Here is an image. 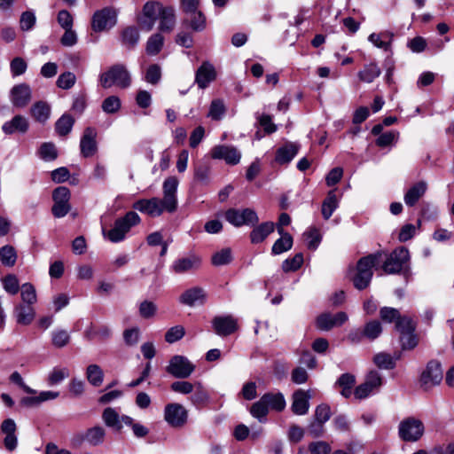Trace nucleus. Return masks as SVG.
I'll use <instances>...</instances> for the list:
<instances>
[{
  "mask_svg": "<svg viewBox=\"0 0 454 454\" xmlns=\"http://www.w3.org/2000/svg\"><path fill=\"white\" fill-rule=\"evenodd\" d=\"M382 253L377 252L359 259L356 264V272L352 281L358 290H364L369 286L373 276L372 268L381 260Z\"/></svg>",
  "mask_w": 454,
  "mask_h": 454,
  "instance_id": "nucleus-1",
  "label": "nucleus"
},
{
  "mask_svg": "<svg viewBox=\"0 0 454 454\" xmlns=\"http://www.w3.org/2000/svg\"><path fill=\"white\" fill-rule=\"evenodd\" d=\"M140 223L141 218L137 213L129 211L124 216L117 218L114 221V226L109 231L103 229V235L111 242L118 243L124 240L131 228Z\"/></svg>",
  "mask_w": 454,
  "mask_h": 454,
  "instance_id": "nucleus-2",
  "label": "nucleus"
},
{
  "mask_svg": "<svg viewBox=\"0 0 454 454\" xmlns=\"http://www.w3.org/2000/svg\"><path fill=\"white\" fill-rule=\"evenodd\" d=\"M99 82L105 89L116 86L126 89L130 85V75L124 66L114 65L99 76Z\"/></svg>",
  "mask_w": 454,
  "mask_h": 454,
  "instance_id": "nucleus-3",
  "label": "nucleus"
},
{
  "mask_svg": "<svg viewBox=\"0 0 454 454\" xmlns=\"http://www.w3.org/2000/svg\"><path fill=\"white\" fill-rule=\"evenodd\" d=\"M106 438V429L101 426H95L88 428L85 432H78L70 439L72 447L79 448L84 442L90 446L102 444Z\"/></svg>",
  "mask_w": 454,
  "mask_h": 454,
  "instance_id": "nucleus-4",
  "label": "nucleus"
},
{
  "mask_svg": "<svg viewBox=\"0 0 454 454\" xmlns=\"http://www.w3.org/2000/svg\"><path fill=\"white\" fill-rule=\"evenodd\" d=\"M409 261V250L404 247H400L387 255L382 269L387 274H396L407 266Z\"/></svg>",
  "mask_w": 454,
  "mask_h": 454,
  "instance_id": "nucleus-5",
  "label": "nucleus"
},
{
  "mask_svg": "<svg viewBox=\"0 0 454 454\" xmlns=\"http://www.w3.org/2000/svg\"><path fill=\"white\" fill-rule=\"evenodd\" d=\"M424 425L415 418H407L400 422L398 427L399 437L405 442H417L424 434Z\"/></svg>",
  "mask_w": 454,
  "mask_h": 454,
  "instance_id": "nucleus-6",
  "label": "nucleus"
},
{
  "mask_svg": "<svg viewBox=\"0 0 454 454\" xmlns=\"http://www.w3.org/2000/svg\"><path fill=\"white\" fill-rule=\"evenodd\" d=\"M195 370V365L185 356L176 355L172 356L166 367V372L177 379L189 378Z\"/></svg>",
  "mask_w": 454,
  "mask_h": 454,
  "instance_id": "nucleus-7",
  "label": "nucleus"
},
{
  "mask_svg": "<svg viewBox=\"0 0 454 454\" xmlns=\"http://www.w3.org/2000/svg\"><path fill=\"white\" fill-rule=\"evenodd\" d=\"M225 219L235 227L255 225L259 222L256 212L251 208L243 210L230 208L225 212Z\"/></svg>",
  "mask_w": 454,
  "mask_h": 454,
  "instance_id": "nucleus-8",
  "label": "nucleus"
},
{
  "mask_svg": "<svg viewBox=\"0 0 454 454\" xmlns=\"http://www.w3.org/2000/svg\"><path fill=\"white\" fill-rule=\"evenodd\" d=\"M164 7L165 6L157 1L146 2L144 4L142 15L138 18V24L140 27L147 32L151 31Z\"/></svg>",
  "mask_w": 454,
  "mask_h": 454,
  "instance_id": "nucleus-9",
  "label": "nucleus"
},
{
  "mask_svg": "<svg viewBox=\"0 0 454 454\" xmlns=\"http://www.w3.org/2000/svg\"><path fill=\"white\" fill-rule=\"evenodd\" d=\"M70 191L66 186H59L52 192L54 204L51 211L55 217L61 218L68 214L71 209Z\"/></svg>",
  "mask_w": 454,
  "mask_h": 454,
  "instance_id": "nucleus-10",
  "label": "nucleus"
},
{
  "mask_svg": "<svg viewBox=\"0 0 454 454\" xmlns=\"http://www.w3.org/2000/svg\"><path fill=\"white\" fill-rule=\"evenodd\" d=\"M382 384L383 379L381 374L377 371H371L366 375L364 382L355 388L354 395L356 399H364L374 391H378Z\"/></svg>",
  "mask_w": 454,
  "mask_h": 454,
  "instance_id": "nucleus-11",
  "label": "nucleus"
},
{
  "mask_svg": "<svg viewBox=\"0 0 454 454\" xmlns=\"http://www.w3.org/2000/svg\"><path fill=\"white\" fill-rule=\"evenodd\" d=\"M443 378L442 365L438 361L428 362L420 376V384L425 390L439 385Z\"/></svg>",
  "mask_w": 454,
  "mask_h": 454,
  "instance_id": "nucleus-12",
  "label": "nucleus"
},
{
  "mask_svg": "<svg viewBox=\"0 0 454 454\" xmlns=\"http://www.w3.org/2000/svg\"><path fill=\"white\" fill-rule=\"evenodd\" d=\"M132 207L152 217L160 216L165 211L168 212V207L163 203V200L157 197L138 200L134 202Z\"/></svg>",
  "mask_w": 454,
  "mask_h": 454,
  "instance_id": "nucleus-13",
  "label": "nucleus"
},
{
  "mask_svg": "<svg viewBox=\"0 0 454 454\" xmlns=\"http://www.w3.org/2000/svg\"><path fill=\"white\" fill-rule=\"evenodd\" d=\"M186 409L180 403H172L165 406L164 419L173 427H182L187 421Z\"/></svg>",
  "mask_w": 454,
  "mask_h": 454,
  "instance_id": "nucleus-14",
  "label": "nucleus"
},
{
  "mask_svg": "<svg viewBox=\"0 0 454 454\" xmlns=\"http://www.w3.org/2000/svg\"><path fill=\"white\" fill-rule=\"evenodd\" d=\"M179 181L176 176H171L165 179L162 184L163 203L168 207V213H173L177 208V187Z\"/></svg>",
  "mask_w": 454,
  "mask_h": 454,
  "instance_id": "nucleus-15",
  "label": "nucleus"
},
{
  "mask_svg": "<svg viewBox=\"0 0 454 454\" xmlns=\"http://www.w3.org/2000/svg\"><path fill=\"white\" fill-rule=\"evenodd\" d=\"M116 24V13L110 8H104L94 13L92 17V29L101 32L113 27Z\"/></svg>",
  "mask_w": 454,
  "mask_h": 454,
  "instance_id": "nucleus-16",
  "label": "nucleus"
},
{
  "mask_svg": "<svg viewBox=\"0 0 454 454\" xmlns=\"http://www.w3.org/2000/svg\"><path fill=\"white\" fill-rule=\"evenodd\" d=\"M210 154L213 159L223 160L229 165H237L241 159V153L236 147L226 145L214 146Z\"/></svg>",
  "mask_w": 454,
  "mask_h": 454,
  "instance_id": "nucleus-17",
  "label": "nucleus"
},
{
  "mask_svg": "<svg viewBox=\"0 0 454 454\" xmlns=\"http://www.w3.org/2000/svg\"><path fill=\"white\" fill-rule=\"evenodd\" d=\"M97 131L92 127H87L81 137L80 150L81 154L85 157H92L98 151Z\"/></svg>",
  "mask_w": 454,
  "mask_h": 454,
  "instance_id": "nucleus-18",
  "label": "nucleus"
},
{
  "mask_svg": "<svg viewBox=\"0 0 454 454\" xmlns=\"http://www.w3.org/2000/svg\"><path fill=\"white\" fill-rule=\"evenodd\" d=\"M348 320V315L340 311L335 315L323 313L317 317L316 325L322 331H329L333 327L340 326Z\"/></svg>",
  "mask_w": 454,
  "mask_h": 454,
  "instance_id": "nucleus-19",
  "label": "nucleus"
},
{
  "mask_svg": "<svg viewBox=\"0 0 454 454\" xmlns=\"http://www.w3.org/2000/svg\"><path fill=\"white\" fill-rule=\"evenodd\" d=\"M212 325L215 333L220 336H228L238 328L237 320L231 315L215 317Z\"/></svg>",
  "mask_w": 454,
  "mask_h": 454,
  "instance_id": "nucleus-20",
  "label": "nucleus"
},
{
  "mask_svg": "<svg viewBox=\"0 0 454 454\" xmlns=\"http://www.w3.org/2000/svg\"><path fill=\"white\" fill-rule=\"evenodd\" d=\"M206 291L199 286L185 290L179 297V301L189 307L203 305L206 302Z\"/></svg>",
  "mask_w": 454,
  "mask_h": 454,
  "instance_id": "nucleus-21",
  "label": "nucleus"
},
{
  "mask_svg": "<svg viewBox=\"0 0 454 454\" xmlns=\"http://www.w3.org/2000/svg\"><path fill=\"white\" fill-rule=\"evenodd\" d=\"M16 423L12 419H6L2 422L1 432L5 434L4 444L6 450L13 451L18 445V438L16 435Z\"/></svg>",
  "mask_w": 454,
  "mask_h": 454,
  "instance_id": "nucleus-22",
  "label": "nucleus"
},
{
  "mask_svg": "<svg viewBox=\"0 0 454 454\" xmlns=\"http://www.w3.org/2000/svg\"><path fill=\"white\" fill-rule=\"evenodd\" d=\"M201 264V259L198 255L190 254L185 257L178 258L171 265L172 270L176 274L185 273L187 271L197 270Z\"/></svg>",
  "mask_w": 454,
  "mask_h": 454,
  "instance_id": "nucleus-23",
  "label": "nucleus"
},
{
  "mask_svg": "<svg viewBox=\"0 0 454 454\" xmlns=\"http://www.w3.org/2000/svg\"><path fill=\"white\" fill-rule=\"evenodd\" d=\"M292 399L293 403L291 405V410L294 414L305 415L308 413L310 399L309 391L298 389L293 394Z\"/></svg>",
  "mask_w": 454,
  "mask_h": 454,
  "instance_id": "nucleus-24",
  "label": "nucleus"
},
{
  "mask_svg": "<svg viewBox=\"0 0 454 454\" xmlns=\"http://www.w3.org/2000/svg\"><path fill=\"white\" fill-rule=\"evenodd\" d=\"M13 317L18 325H29L35 317L33 305L19 303L13 309Z\"/></svg>",
  "mask_w": 454,
  "mask_h": 454,
  "instance_id": "nucleus-25",
  "label": "nucleus"
},
{
  "mask_svg": "<svg viewBox=\"0 0 454 454\" xmlns=\"http://www.w3.org/2000/svg\"><path fill=\"white\" fill-rule=\"evenodd\" d=\"M300 145L294 142H286L276 151L275 160L280 165L288 164L298 153Z\"/></svg>",
  "mask_w": 454,
  "mask_h": 454,
  "instance_id": "nucleus-26",
  "label": "nucleus"
},
{
  "mask_svg": "<svg viewBox=\"0 0 454 454\" xmlns=\"http://www.w3.org/2000/svg\"><path fill=\"white\" fill-rule=\"evenodd\" d=\"M31 99V90L28 85L21 83L11 90V101L16 107L26 106Z\"/></svg>",
  "mask_w": 454,
  "mask_h": 454,
  "instance_id": "nucleus-27",
  "label": "nucleus"
},
{
  "mask_svg": "<svg viewBox=\"0 0 454 454\" xmlns=\"http://www.w3.org/2000/svg\"><path fill=\"white\" fill-rule=\"evenodd\" d=\"M215 67L208 62H204L197 70L195 82L200 89H205L215 79Z\"/></svg>",
  "mask_w": 454,
  "mask_h": 454,
  "instance_id": "nucleus-28",
  "label": "nucleus"
},
{
  "mask_svg": "<svg viewBox=\"0 0 454 454\" xmlns=\"http://www.w3.org/2000/svg\"><path fill=\"white\" fill-rule=\"evenodd\" d=\"M28 129V121L22 115H15L11 121H6L2 126V130L6 135L15 132L25 133Z\"/></svg>",
  "mask_w": 454,
  "mask_h": 454,
  "instance_id": "nucleus-29",
  "label": "nucleus"
},
{
  "mask_svg": "<svg viewBox=\"0 0 454 454\" xmlns=\"http://www.w3.org/2000/svg\"><path fill=\"white\" fill-rule=\"evenodd\" d=\"M159 30L164 33H170L176 26V13L172 6H165L159 16Z\"/></svg>",
  "mask_w": 454,
  "mask_h": 454,
  "instance_id": "nucleus-30",
  "label": "nucleus"
},
{
  "mask_svg": "<svg viewBox=\"0 0 454 454\" xmlns=\"http://www.w3.org/2000/svg\"><path fill=\"white\" fill-rule=\"evenodd\" d=\"M278 232L281 237L272 246L271 254L274 255L290 250L293 246V238L289 233L286 232L281 227H278Z\"/></svg>",
  "mask_w": 454,
  "mask_h": 454,
  "instance_id": "nucleus-31",
  "label": "nucleus"
},
{
  "mask_svg": "<svg viewBox=\"0 0 454 454\" xmlns=\"http://www.w3.org/2000/svg\"><path fill=\"white\" fill-rule=\"evenodd\" d=\"M427 185L424 181H420L411 186L404 195V202L407 206H414L418 200L425 194Z\"/></svg>",
  "mask_w": 454,
  "mask_h": 454,
  "instance_id": "nucleus-32",
  "label": "nucleus"
},
{
  "mask_svg": "<svg viewBox=\"0 0 454 454\" xmlns=\"http://www.w3.org/2000/svg\"><path fill=\"white\" fill-rule=\"evenodd\" d=\"M275 224L272 222H265L256 226L250 233V240L253 244L262 242L274 231Z\"/></svg>",
  "mask_w": 454,
  "mask_h": 454,
  "instance_id": "nucleus-33",
  "label": "nucleus"
},
{
  "mask_svg": "<svg viewBox=\"0 0 454 454\" xmlns=\"http://www.w3.org/2000/svg\"><path fill=\"white\" fill-rule=\"evenodd\" d=\"M194 387L195 388L193 389V392L191 393L192 395L189 397V400L197 407L204 406L209 401L208 392L200 381H196L194 383Z\"/></svg>",
  "mask_w": 454,
  "mask_h": 454,
  "instance_id": "nucleus-34",
  "label": "nucleus"
},
{
  "mask_svg": "<svg viewBox=\"0 0 454 454\" xmlns=\"http://www.w3.org/2000/svg\"><path fill=\"white\" fill-rule=\"evenodd\" d=\"M393 35L388 32L372 33L369 35L368 40L377 48L385 51H390Z\"/></svg>",
  "mask_w": 454,
  "mask_h": 454,
  "instance_id": "nucleus-35",
  "label": "nucleus"
},
{
  "mask_svg": "<svg viewBox=\"0 0 454 454\" xmlns=\"http://www.w3.org/2000/svg\"><path fill=\"white\" fill-rule=\"evenodd\" d=\"M356 383V378L351 373H343L340 376L335 385L341 388L340 395L345 398L351 396L353 387Z\"/></svg>",
  "mask_w": 454,
  "mask_h": 454,
  "instance_id": "nucleus-36",
  "label": "nucleus"
},
{
  "mask_svg": "<svg viewBox=\"0 0 454 454\" xmlns=\"http://www.w3.org/2000/svg\"><path fill=\"white\" fill-rule=\"evenodd\" d=\"M86 379L93 387H99L104 381V372L101 367L96 364H92L86 368Z\"/></svg>",
  "mask_w": 454,
  "mask_h": 454,
  "instance_id": "nucleus-37",
  "label": "nucleus"
},
{
  "mask_svg": "<svg viewBox=\"0 0 454 454\" xmlns=\"http://www.w3.org/2000/svg\"><path fill=\"white\" fill-rule=\"evenodd\" d=\"M263 402H266L269 410L282 411L286 408V400L281 393H267L262 395Z\"/></svg>",
  "mask_w": 454,
  "mask_h": 454,
  "instance_id": "nucleus-38",
  "label": "nucleus"
},
{
  "mask_svg": "<svg viewBox=\"0 0 454 454\" xmlns=\"http://www.w3.org/2000/svg\"><path fill=\"white\" fill-rule=\"evenodd\" d=\"M338 207V200L335 191H330L322 204V215L328 220Z\"/></svg>",
  "mask_w": 454,
  "mask_h": 454,
  "instance_id": "nucleus-39",
  "label": "nucleus"
},
{
  "mask_svg": "<svg viewBox=\"0 0 454 454\" xmlns=\"http://www.w3.org/2000/svg\"><path fill=\"white\" fill-rule=\"evenodd\" d=\"M118 412L111 407L106 408L102 413V419L106 426L120 431L122 428Z\"/></svg>",
  "mask_w": 454,
  "mask_h": 454,
  "instance_id": "nucleus-40",
  "label": "nucleus"
},
{
  "mask_svg": "<svg viewBox=\"0 0 454 454\" xmlns=\"http://www.w3.org/2000/svg\"><path fill=\"white\" fill-rule=\"evenodd\" d=\"M20 298L23 304L35 305L37 301L36 290L31 283H24L20 286Z\"/></svg>",
  "mask_w": 454,
  "mask_h": 454,
  "instance_id": "nucleus-41",
  "label": "nucleus"
},
{
  "mask_svg": "<svg viewBox=\"0 0 454 454\" xmlns=\"http://www.w3.org/2000/svg\"><path fill=\"white\" fill-rule=\"evenodd\" d=\"M74 124V119L67 114H63L55 123V130L59 136L69 134Z\"/></svg>",
  "mask_w": 454,
  "mask_h": 454,
  "instance_id": "nucleus-42",
  "label": "nucleus"
},
{
  "mask_svg": "<svg viewBox=\"0 0 454 454\" xmlns=\"http://www.w3.org/2000/svg\"><path fill=\"white\" fill-rule=\"evenodd\" d=\"M51 113L50 106L44 102H37L31 107L32 116L39 122H45Z\"/></svg>",
  "mask_w": 454,
  "mask_h": 454,
  "instance_id": "nucleus-43",
  "label": "nucleus"
},
{
  "mask_svg": "<svg viewBox=\"0 0 454 454\" xmlns=\"http://www.w3.org/2000/svg\"><path fill=\"white\" fill-rule=\"evenodd\" d=\"M380 73V67L376 64L371 63L366 65L364 69L358 73V77L361 81L370 83L379 77Z\"/></svg>",
  "mask_w": 454,
  "mask_h": 454,
  "instance_id": "nucleus-44",
  "label": "nucleus"
},
{
  "mask_svg": "<svg viewBox=\"0 0 454 454\" xmlns=\"http://www.w3.org/2000/svg\"><path fill=\"white\" fill-rule=\"evenodd\" d=\"M251 415L257 419L260 422L266 421V416L269 413V408L266 402H263V397L262 396L257 402L253 403L250 408Z\"/></svg>",
  "mask_w": 454,
  "mask_h": 454,
  "instance_id": "nucleus-45",
  "label": "nucleus"
},
{
  "mask_svg": "<svg viewBox=\"0 0 454 454\" xmlns=\"http://www.w3.org/2000/svg\"><path fill=\"white\" fill-rule=\"evenodd\" d=\"M226 113V107L222 99L216 98L212 100L207 117L214 121H220L223 118Z\"/></svg>",
  "mask_w": 454,
  "mask_h": 454,
  "instance_id": "nucleus-46",
  "label": "nucleus"
},
{
  "mask_svg": "<svg viewBox=\"0 0 454 454\" xmlns=\"http://www.w3.org/2000/svg\"><path fill=\"white\" fill-rule=\"evenodd\" d=\"M1 282L4 290L11 295L17 294L20 289L19 279L14 274L6 275L1 278Z\"/></svg>",
  "mask_w": 454,
  "mask_h": 454,
  "instance_id": "nucleus-47",
  "label": "nucleus"
},
{
  "mask_svg": "<svg viewBox=\"0 0 454 454\" xmlns=\"http://www.w3.org/2000/svg\"><path fill=\"white\" fill-rule=\"evenodd\" d=\"M17 260V254L13 247L6 245L0 248V261L3 265L12 267Z\"/></svg>",
  "mask_w": 454,
  "mask_h": 454,
  "instance_id": "nucleus-48",
  "label": "nucleus"
},
{
  "mask_svg": "<svg viewBox=\"0 0 454 454\" xmlns=\"http://www.w3.org/2000/svg\"><path fill=\"white\" fill-rule=\"evenodd\" d=\"M139 40V32L135 27H126L121 34L122 43L128 48H133Z\"/></svg>",
  "mask_w": 454,
  "mask_h": 454,
  "instance_id": "nucleus-49",
  "label": "nucleus"
},
{
  "mask_svg": "<svg viewBox=\"0 0 454 454\" xmlns=\"http://www.w3.org/2000/svg\"><path fill=\"white\" fill-rule=\"evenodd\" d=\"M164 38L163 36L159 34H153L151 35L146 43V52L149 55H156L158 54L163 45Z\"/></svg>",
  "mask_w": 454,
  "mask_h": 454,
  "instance_id": "nucleus-50",
  "label": "nucleus"
},
{
  "mask_svg": "<svg viewBox=\"0 0 454 454\" xmlns=\"http://www.w3.org/2000/svg\"><path fill=\"white\" fill-rule=\"evenodd\" d=\"M71 337L67 331L58 329L51 333L52 345L58 348L66 347L70 342Z\"/></svg>",
  "mask_w": 454,
  "mask_h": 454,
  "instance_id": "nucleus-51",
  "label": "nucleus"
},
{
  "mask_svg": "<svg viewBox=\"0 0 454 454\" xmlns=\"http://www.w3.org/2000/svg\"><path fill=\"white\" fill-rule=\"evenodd\" d=\"M382 333L381 324L377 320L368 322L362 332V334L369 340H375Z\"/></svg>",
  "mask_w": 454,
  "mask_h": 454,
  "instance_id": "nucleus-52",
  "label": "nucleus"
},
{
  "mask_svg": "<svg viewBox=\"0 0 454 454\" xmlns=\"http://www.w3.org/2000/svg\"><path fill=\"white\" fill-rule=\"evenodd\" d=\"M69 370L66 367H54L49 373L48 383L51 386L57 385L69 377Z\"/></svg>",
  "mask_w": 454,
  "mask_h": 454,
  "instance_id": "nucleus-53",
  "label": "nucleus"
},
{
  "mask_svg": "<svg viewBox=\"0 0 454 454\" xmlns=\"http://www.w3.org/2000/svg\"><path fill=\"white\" fill-rule=\"evenodd\" d=\"M38 153L39 156L45 161L54 160L58 157V152L55 145L49 142L41 145Z\"/></svg>",
  "mask_w": 454,
  "mask_h": 454,
  "instance_id": "nucleus-54",
  "label": "nucleus"
},
{
  "mask_svg": "<svg viewBox=\"0 0 454 454\" xmlns=\"http://www.w3.org/2000/svg\"><path fill=\"white\" fill-rule=\"evenodd\" d=\"M374 364L380 369L389 370L395 367V362L391 355L384 352L378 353L373 357Z\"/></svg>",
  "mask_w": 454,
  "mask_h": 454,
  "instance_id": "nucleus-55",
  "label": "nucleus"
},
{
  "mask_svg": "<svg viewBox=\"0 0 454 454\" xmlns=\"http://www.w3.org/2000/svg\"><path fill=\"white\" fill-rule=\"evenodd\" d=\"M231 260L232 256L231 248H223L212 255V263L215 266L228 264Z\"/></svg>",
  "mask_w": 454,
  "mask_h": 454,
  "instance_id": "nucleus-56",
  "label": "nucleus"
},
{
  "mask_svg": "<svg viewBox=\"0 0 454 454\" xmlns=\"http://www.w3.org/2000/svg\"><path fill=\"white\" fill-rule=\"evenodd\" d=\"M303 262V255L299 253L296 254L293 258L286 259L282 263V269L285 272L297 270Z\"/></svg>",
  "mask_w": 454,
  "mask_h": 454,
  "instance_id": "nucleus-57",
  "label": "nucleus"
},
{
  "mask_svg": "<svg viewBox=\"0 0 454 454\" xmlns=\"http://www.w3.org/2000/svg\"><path fill=\"white\" fill-rule=\"evenodd\" d=\"M101 106L105 113L115 114L121 108V100L117 96H110L102 102Z\"/></svg>",
  "mask_w": 454,
  "mask_h": 454,
  "instance_id": "nucleus-58",
  "label": "nucleus"
},
{
  "mask_svg": "<svg viewBox=\"0 0 454 454\" xmlns=\"http://www.w3.org/2000/svg\"><path fill=\"white\" fill-rule=\"evenodd\" d=\"M395 328L401 335L415 331L413 321L408 317H399L395 322Z\"/></svg>",
  "mask_w": 454,
  "mask_h": 454,
  "instance_id": "nucleus-59",
  "label": "nucleus"
},
{
  "mask_svg": "<svg viewBox=\"0 0 454 454\" xmlns=\"http://www.w3.org/2000/svg\"><path fill=\"white\" fill-rule=\"evenodd\" d=\"M189 14L191 15V28L194 31H202L206 27V18L204 14L200 11Z\"/></svg>",
  "mask_w": 454,
  "mask_h": 454,
  "instance_id": "nucleus-60",
  "label": "nucleus"
},
{
  "mask_svg": "<svg viewBox=\"0 0 454 454\" xmlns=\"http://www.w3.org/2000/svg\"><path fill=\"white\" fill-rule=\"evenodd\" d=\"M185 334L184 327L182 325H175L169 328L165 333V340L168 343H174L181 340Z\"/></svg>",
  "mask_w": 454,
  "mask_h": 454,
  "instance_id": "nucleus-61",
  "label": "nucleus"
},
{
  "mask_svg": "<svg viewBox=\"0 0 454 454\" xmlns=\"http://www.w3.org/2000/svg\"><path fill=\"white\" fill-rule=\"evenodd\" d=\"M75 82L76 77L74 74L71 72H66L59 76L57 80V85L60 89L68 90L74 85Z\"/></svg>",
  "mask_w": 454,
  "mask_h": 454,
  "instance_id": "nucleus-62",
  "label": "nucleus"
},
{
  "mask_svg": "<svg viewBox=\"0 0 454 454\" xmlns=\"http://www.w3.org/2000/svg\"><path fill=\"white\" fill-rule=\"evenodd\" d=\"M194 388V384L185 380L175 381L170 385V389L173 392L182 395L191 394Z\"/></svg>",
  "mask_w": 454,
  "mask_h": 454,
  "instance_id": "nucleus-63",
  "label": "nucleus"
},
{
  "mask_svg": "<svg viewBox=\"0 0 454 454\" xmlns=\"http://www.w3.org/2000/svg\"><path fill=\"white\" fill-rule=\"evenodd\" d=\"M309 451L310 454H330L331 446L324 441H317L309 443Z\"/></svg>",
  "mask_w": 454,
  "mask_h": 454,
  "instance_id": "nucleus-64",
  "label": "nucleus"
}]
</instances>
